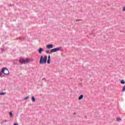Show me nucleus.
<instances>
[{
    "label": "nucleus",
    "mask_w": 125,
    "mask_h": 125,
    "mask_svg": "<svg viewBox=\"0 0 125 125\" xmlns=\"http://www.w3.org/2000/svg\"><path fill=\"white\" fill-rule=\"evenodd\" d=\"M61 49H62V47H59L55 48L54 49H52L50 50V53H53V52H56L57 51H60V50H61Z\"/></svg>",
    "instance_id": "f03ea898"
},
{
    "label": "nucleus",
    "mask_w": 125,
    "mask_h": 125,
    "mask_svg": "<svg viewBox=\"0 0 125 125\" xmlns=\"http://www.w3.org/2000/svg\"><path fill=\"white\" fill-rule=\"evenodd\" d=\"M120 83L122 84H125V80H122L120 82Z\"/></svg>",
    "instance_id": "1a4fd4ad"
},
{
    "label": "nucleus",
    "mask_w": 125,
    "mask_h": 125,
    "mask_svg": "<svg viewBox=\"0 0 125 125\" xmlns=\"http://www.w3.org/2000/svg\"><path fill=\"white\" fill-rule=\"evenodd\" d=\"M29 98V97H26L25 98H24V100H26V99H28Z\"/></svg>",
    "instance_id": "dca6fc26"
},
{
    "label": "nucleus",
    "mask_w": 125,
    "mask_h": 125,
    "mask_svg": "<svg viewBox=\"0 0 125 125\" xmlns=\"http://www.w3.org/2000/svg\"><path fill=\"white\" fill-rule=\"evenodd\" d=\"M2 76V72H0V77H1Z\"/></svg>",
    "instance_id": "f3484780"
},
{
    "label": "nucleus",
    "mask_w": 125,
    "mask_h": 125,
    "mask_svg": "<svg viewBox=\"0 0 125 125\" xmlns=\"http://www.w3.org/2000/svg\"><path fill=\"white\" fill-rule=\"evenodd\" d=\"M123 11L124 12L125 11V7H124L123 8Z\"/></svg>",
    "instance_id": "2eb2a0df"
},
{
    "label": "nucleus",
    "mask_w": 125,
    "mask_h": 125,
    "mask_svg": "<svg viewBox=\"0 0 125 125\" xmlns=\"http://www.w3.org/2000/svg\"><path fill=\"white\" fill-rule=\"evenodd\" d=\"M77 21H81V20H78Z\"/></svg>",
    "instance_id": "aec40b11"
},
{
    "label": "nucleus",
    "mask_w": 125,
    "mask_h": 125,
    "mask_svg": "<svg viewBox=\"0 0 125 125\" xmlns=\"http://www.w3.org/2000/svg\"><path fill=\"white\" fill-rule=\"evenodd\" d=\"M44 51V50H43L42 48H40L39 50V53H40V54H41V53H42V52Z\"/></svg>",
    "instance_id": "0eeeda50"
},
{
    "label": "nucleus",
    "mask_w": 125,
    "mask_h": 125,
    "mask_svg": "<svg viewBox=\"0 0 125 125\" xmlns=\"http://www.w3.org/2000/svg\"><path fill=\"white\" fill-rule=\"evenodd\" d=\"M5 94H6V93H5V92H4V93L1 92L0 93V95H4Z\"/></svg>",
    "instance_id": "4468645a"
},
{
    "label": "nucleus",
    "mask_w": 125,
    "mask_h": 125,
    "mask_svg": "<svg viewBox=\"0 0 125 125\" xmlns=\"http://www.w3.org/2000/svg\"><path fill=\"white\" fill-rule=\"evenodd\" d=\"M83 98V95H81L79 97V100H82Z\"/></svg>",
    "instance_id": "6e6552de"
},
{
    "label": "nucleus",
    "mask_w": 125,
    "mask_h": 125,
    "mask_svg": "<svg viewBox=\"0 0 125 125\" xmlns=\"http://www.w3.org/2000/svg\"><path fill=\"white\" fill-rule=\"evenodd\" d=\"M46 48L50 49V48H53V45L52 44H48L46 46Z\"/></svg>",
    "instance_id": "39448f33"
},
{
    "label": "nucleus",
    "mask_w": 125,
    "mask_h": 125,
    "mask_svg": "<svg viewBox=\"0 0 125 125\" xmlns=\"http://www.w3.org/2000/svg\"><path fill=\"white\" fill-rule=\"evenodd\" d=\"M32 101H33V102H35V101H36V99H35V97L34 96L32 97Z\"/></svg>",
    "instance_id": "9b49d317"
},
{
    "label": "nucleus",
    "mask_w": 125,
    "mask_h": 125,
    "mask_svg": "<svg viewBox=\"0 0 125 125\" xmlns=\"http://www.w3.org/2000/svg\"><path fill=\"white\" fill-rule=\"evenodd\" d=\"M3 122H4L5 123H6V122H7V120H4Z\"/></svg>",
    "instance_id": "a211bd4d"
},
{
    "label": "nucleus",
    "mask_w": 125,
    "mask_h": 125,
    "mask_svg": "<svg viewBox=\"0 0 125 125\" xmlns=\"http://www.w3.org/2000/svg\"><path fill=\"white\" fill-rule=\"evenodd\" d=\"M48 64H50V55H49L48 57V60L47 61Z\"/></svg>",
    "instance_id": "423d86ee"
},
{
    "label": "nucleus",
    "mask_w": 125,
    "mask_h": 125,
    "mask_svg": "<svg viewBox=\"0 0 125 125\" xmlns=\"http://www.w3.org/2000/svg\"><path fill=\"white\" fill-rule=\"evenodd\" d=\"M46 53H48V51H46Z\"/></svg>",
    "instance_id": "412c9836"
},
{
    "label": "nucleus",
    "mask_w": 125,
    "mask_h": 125,
    "mask_svg": "<svg viewBox=\"0 0 125 125\" xmlns=\"http://www.w3.org/2000/svg\"><path fill=\"white\" fill-rule=\"evenodd\" d=\"M9 115H10V117H11V118H13V114H12V112H9Z\"/></svg>",
    "instance_id": "f8f14e48"
},
{
    "label": "nucleus",
    "mask_w": 125,
    "mask_h": 125,
    "mask_svg": "<svg viewBox=\"0 0 125 125\" xmlns=\"http://www.w3.org/2000/svg\"><path fill=\"white\" fill-rule=\"evenodd\" d=\"M30 62V59H25L23 60H21L19 61L20 63H23V64H26V63H29Z\"/></svg>",
    "instance_id": "20e7f679"
},
{
    "label": "nucleus",
    "mask_w": 125,
    "mask_h": 125,
    "mask_svg": "<svg viewBox=\"0 0 125 125\" xmlns=\"http://www.w3.org/2000/svg\"><path fill=\"white\" fill-rule=\"evenodd\" d=\"M122 91H123V92H125V85L123 87Z\"/></svg>",
    "instance_id": "ddd939ff"
},
{
    "label": "nucleus",
    "mask_w": 125,
    "mask_h": 125,
    "mask_svg": "<svg viewBox=\"0 0 125 125\" xmlns=\"http://www.w3.org/2000/svg\"><path fill=\"white\" fill-rule=\"evenodd\" d=\"M47 61V56H44V57L42 56H41L40 61V64L42 65V64H46V61Z\"/></svg>",
    "instance_id": "f257e3e1"
},
{
    "label": "nucleus",
    "mask_w": 125,
    "mask_h": 125,
    "mask_svg": "<svg viewBox=\"0 0 125 125\" xmlns=\"http://www.w3.org/2000/svg\"><path fill=\"white\" fill-rule=\"evenodd\" d=\"M14 125H18V124H17V123H15V124H14Z\"/></svg>",
    "instance_id": "6ab92c4d"
},
{
    "label": "nucleus",
    "mask_w": 125,
    "mask_h": 125,
    "mask_svg": "<svg viewBox=\"0 0 125 125\" xmlns=\"http://www.w3.org/2000/svg\"><path fill=\"white\" fill-rule=\"evenodd\" d=\"M1 73H3L4 75H9V71H8V69H7V68H4L2 70Z\"/></svg>",
    "instance_id": "7ed1b4c3"
},
{
    "label": "nucleus",
    "mask_w": 125,
    "mask_h": 125,
    "mask_svg": "<svg viewBox=\"0 0 125 125\" xmlns=\"http://www.w3.org/2000/svg\"><path fill=\"white\" fill-rule=\"evenodd\" d=\"M121 121H122V119L121 118H119V117L117 118V122H121Z\"/></svg>",
    "instance_id": "9d476101"
}]
</instances>
